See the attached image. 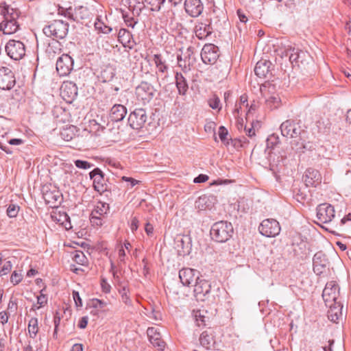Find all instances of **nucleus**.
Returning a JSON list of instances; mask_svg holds the SVG:
<instances>
[{"label":"nucleus","mask_w":351,"mask_h":351,"mask_svg":"<svg viewBox=\"0 0 351 351\" xmlns=\"http://www.w3.org/2000/svg\"><path fill=\"white\" fill-rule=\"evenodd\" d=\"M280 129L283 136L291 138H298V140L295 139L291 142V145L293 149L295 148L299 152H303L304 149H308L304 140L307 132L301 128L299 123L291 119H288L280 125Z\"/></svg>","instance_id":"obj_1"},{"label":"nucleus","mask_w":351,"mask_h":351,"mask_svg":"<svg viewBox=\"0 0 351 351\" xmlns=\"http://www.w3.org/2000/svg\"><path fill=\"white\" fill-rule=\"evenodd\" d=\"M194 296L197 300L207 302L211 304L219 299L220 289L215 285L204 278H199L194 285Z\"/></svg>","instance_id":"obj_2"},{"label":"nucleus","mask_w":351,"mask_h":351,"mask_svg":"<svg viewBox=\"0 0 351 351\" xmlns=\"http://www.w3.org/2000/svg\"><path fill=\"white\" fill-rule=\"evenodd\" d=\"M210 233L213 240L225 243L232 237L234 228L230 222L219 221L213 224Z\"/></svg>","instance_id":"obj_3"},{"label":"nucleus","mask_w":351,"mask_h":351,"mask_svg":"<svg viewBox=\"0 0 351 351\" xmlns=\"http://www.w3.org/2000/svg\"><path fill=\"white\" fill-rule=\"evenodd\" d=\"M69 31V23L62 20H54L45 25L43 29L47 37L62 39L66 37Z\"/></svg>","instance_id":"obj_4"},{"label":"nucleus","mask_w":351,"mask_h":351,"mask_svg":"<svg viewBox=\"0 0 351 351\" xmlns=\"http://www.w3.org/2000/svg\"><path fill=\"white\" fill-rule=\"evenodd\" d=\"M339 288L335 281L326 283L322 292V298L326 306L337 305L339 302Z\"/></svg>","instance_id":"obj_5"},{"label":"nucleus","mask_w":351,"mask_h":351,"mask_svg":"<svg viewBox=\"0 0 351 351\" xmlns=\"http://www.w3.org/2000/svg\"><path fill=\"white\" fill-rule=\"evenodd\" d=\"M5 51L10 58L19 60L25 55V47L20 40H10L5 45Z\"/></svg>","instance_id":"obj_6"},{"label":"nucleus","mask_w":351,"mask_h":351,"mask_svg":"<svg viewBox=\"0 0 351 351\" xmlns=\"http://www.w3.org/2000/svg\"><path fill=\"white\" fill-rule=\"evenodd\" d=\"M258 230L263 236L274 237L280 233V227L278 221L276 219H267L261 222Z\"/></svg>","instance_id":"obj_7"},{"label":"nucleus","mask_w":351,"mask_h":351,"mask_svg":"<svg viewBox=\"0 0 351 351\" xmlns=\"http://www.w3.org/2000/svg\"><path fill=\"white\" fill-rule=\"evenodd\" d=\"M147 119V114L145 109L136 108L128 117V123L134 130L142 128Z\"/></svg>","instance_id":"obj_8"},{"label":"nucleus","mask_w":351,"mask_h":351,"mask_svg":"<svg viewBox=\"0 0 351 351\" xmlns=\"http://www.w3.org/2000/svg\"><path fill=\"white\" fill-rule=\"evenodd\" d=\"M219 57L218 47L213 44H206L201 51V58L206 64H214Z\"/></svg>","instance_id":"obj_9"},{"label":"nucleus","mask_w":351,"mask_h":351,"mask_svg":"<svg viewBox=\"0 0 351 351\" xmlns=\"http://www.w3.org/2000/svg\"><path fill=\"white\" fill-rule=\"evenodd\" d=\"M104 176V172L98 167L95 168L89 173L90 178L93 182V188L99 193L108 191V185Z\"/></svg>","instance_id":"obj_10"},{"label":"nucleus","mask_w":351,"mask_h":351,"mask_svg":"<svg viewBox=\"0 0 351 351\" xmlns=\"http://www.w3.org/2000/svg\"><path fill=\"white\" fill-rule=\"evenodd\" d=\"M335 216V208L331 204L324 203L317 207V218L320 223H328L332 220Z\"/></svg>","instance_id":"obj_11"},{"label":"nucleus","mask_w":351,"mask_h":351,"mask_svg":"<svg viewBox=\"0 0 351 351\" xmlns=\"http://www.w3.org/2000/svg\"><path fill=\"white\" fill-rule=\"evenodd\" d=\"M156 89L147 82L143 81L136 88V95L138 99L143 102H149L154 96Z\"/></svg>","instance_id":"obj_12"},{"label":"nucleus","mask_w":351,"mask_h":351,"mask_svg":"<svg viewBox=\"0 0 351 351\" xmlns=\"http://www.w3.org/2000/svg\"><path fill=\"white\" fill-rule=\"evenodd\" d=\"M16 84V78L12 71L6 66L0 67V88L10 90Z\"/></svg>","instance_id":"obj_13"},{"label":"nucleus","mask_w":351,"mask_h":351,"mask_svg":"<svg viewBox=\"0 0 351 351\" xmlns=\"http://www.w3.org/2000/svg\"><path fill=\"white\" fill-rule=\"evenodd\" d=\"M73 60L68 54H63L56 62V70L60 76L69 75L73 69Z\"/></svg>","instance_id":"obj_14"},{"label":"nucleus","mask_w":351,"mask_h":351,"mask_svg":"<svg viewBox=\"0 0 351 351\" xmlns=\"http://www.w3.org/2000/svg\"><path fill=\"white\" fill-rule=\"evenodd\" d=\"M60 95L67 103H72L77 95V87L72 82H64L60 88Z\"/></svg>","instance_id":"obj_15"},{"label":"nucleus","mask_w":351,"mask_h":351,"mask_svg":"<svg viewBox=\"0 0 351 351\" xmlns=\"http://www.w3.org/2000/svg\"><path fill=\"white\" fill-rule=\"evenodd\" d=\"M179 278L184 286L189 287L200 278L199 271L191 268H184L179 271Z\"/></svg>","instance_id":"obj_16"},{"label":"nucleus","mask_w":351,"mask_h":351,"mask_svg":"<svg viewBox=\"0 0 351 351\" xmlns=\"http://www.w3.org/2000/svg\"><path fill=\"white\" fill-rule=\"evenodd\" d=\"M313 271L317 275H321L328 265V261L326 255L322 251L315 254L313 258Z\"/></svg>","instance_id":"obj_17"},{"label":"nucleus","mask_w":351,"mask_h":351,"mask_svg":"<svg viewBox=\"0 0 351 351\" xmlns=\"http://www.w3.org/2000/svg\"><path fill=\"white\" fill-rule=\"evenodd\" d=\"M147 336L150 343L158 350H164L166 346L165 342L162 340V336L157 328L154 327L148 328Z\"/></svg>","instance_id":"obj_18"},{"label":"nucleus","mask_w":351,"mask_h":351,"mask_svg":"<svg viewBox=\"0 0 351 351\" xmlns=\"http://www.w3.org/2000/svg\"><path fill=\"white\" fill-rule=\"evenodd\" d=\"M203 4L200 0H185L184 9L186 12L192 17H197L203 11Z\"/></svg>","instance_id":"obj_19"},{"label":"nucleus","mask_w":351,"mask_h":351,"mask_svg":"<svg viewBox=\"0 0 351 351\" xmlns=\"http://www.w3.org/2000/svg\"><path fill=\"white\" fill-rule=\"evenodd\" d=\"M304 182L306 186H316L322 182L319 172L314 169H308L305 171Z\"/></svg>","instance_id":"obj_20"},{"label":"nucleus","mask_w":351,"mask_h":351,"mask_svg":"<svg viewBox=\"0 0 351 351\" xmlns=\"http://www.w3.org/2000/svg\"><path fill=\"white\" fill-rule=\"evenodd\" d=\"M196 36L199 40L206 39L213 32L210 23L198 22L194 28Z\"/></svg>","instance_id":"obj_21"},{"label":"nucleus","mask_w":351,"mask_h":351,"mask_svg":"<svg viewBox=\"0 0 351 351\" xmlns=\"http://www.w3.org/2000/svg\"><path fill=\"white\" fill-rule=\"evenodd\" d=\"M127 114L126 108L121 104L114 105L110 112V119L112 121H122Z\"/></svg>","instance_id":"obj_22"},{"label":"nucleus","mask_w":351,"mask_h":351,"mask_svg":"<svg viewBox=\"0 0 351 351\" xmlns=\"http://www.w3.org/2000/svg\"><path fill=\"white\" fill-rule=\"evenodd\" d=\"M119 41L125 47L132 49L136 45L132 34L126 29H121L118 33Z\"/></svg>","instance_id":"obj_23"},{"label":"nucleus","mask_w":351,"mask_h":351,"mask_svg":"<svg viewBox=\"0 0 351 351\" xmlns=\"http://www.w3.org/2000/svg\"><path fill=\"white\" fill-rule=\"evenodd\" d=\"M19 28V25L16 21L12 20L10 18L4 19L0 25V29L4 34H12Z\"/></svg>","instance_id":"obj_24"},{"label":"nucleus","mask_w":351,"mask_h":351,"mask_svg":"<svg viewBox=\"0 0 351 351\" xmlns=\"http://www.w3.org/2000/svg\"><path fill=\"white\" fill-rule=\"evenodd\" d=\"M194 48L192 47H189L187 48L185 53H184V64H182V56H178L177 60H178V64L180 67L186 68L187 66H190L191 65L193 64L195 58L194 57Z\"/></svg>","instance_id":"obj_25"},{"label":"nucleus","mask_w":351,"mask_h":351,"mask_svg":"<svg viewBox=\"0 0 351 351\" xmlns=\"http://www.w3.org/2000/svg\"><path fill=\"white\" fill-rule=\"evenodd\" d=\"M271 65L270 61L266 60H259L254 68L255 74L259 77H266L269 72V68Z\"/></svg>","instance_id":"obj_26"},{"label":"nucleus","mask_w":351,"mask_h":351,"mask_svg":"<svg viewBox=\"0 0 351 351\" xmlns=\"http://www.w3.org/2000/svg\"><path fill=\"white\" fill-rule=\"evenodd\" d=\"M199 343L202 346L206 349H209L214 343V334L213 330L209 328L202 332L199 336Z\"/></svg>","instance_id":"obj_27"},{"label":"nucleus","mask_w":351,"mask_h":351,"mask_svg":"<svg viewBox=\"0 0 351 351\" xmlns=\"http://www.w3.org/2000/svg\"><path fill=\"white\" fill-rule=\"evenodd\" d=\"M175 80L178 94L182 96L185 95L189 89L186 79L181 73L177 72L175 75Z\"/></svg>","instance_id":"obj_28"},{"label":"nucleus","mask_w":351,"mask_h":351,"mask_svg":"<svg viewBox=\"0 0 351 351\" xmlns=\"http://www.w3.org/2000/svg\"><path fill=\"white\" fill-rule=\"evenodd\" d=\"M280 138L279 136L276 134H272L268 136L267 138V149L268 151V158L269 160H272L273 154L275 153L273 152V150L280 144Z\"/></svg>","instance_id":"obj_29"},{"label":"nucleus","mask_w":351,"mask_h":351,"mask_svg":"<svg viewBox=\"0 0 351 351\" xmlns=\"http://www.w3.org/2000/svg\"><path fill=\"white\" fill-rule=\"evenodd\" d=\"M328 307L329 308V310L328 311V319L334 323H337L340 317L342 315V306L341 303L338 302L337 305H332L331 306Z\"/></svg>","instance_id":"obj_30"},{"label":"nucleus","mask_w":351,"mask_h":351,"mask_svg":"<svg viewBox=\"0 0 351 351\" xmlns=\"http://www.w3.org/2000/svg\"><path fill=\"white\" fill-rule=\"evenodd\" d=\"M60 46V43L56 40H53L51 43H48L45 52L49 58H54L56 55L60 53L61 51Z\"/></svg>","instance_id":"obj_31"},{"label":"nucleus","mask_w":351,"mask_h":351,"mask_svg":"<svg viewBox=\"0 0 351 351\" xmlns=\"http://www.w3.org/2000/svg\"><path fill=\"white\" fill-rule=\"evenodd\" d=\"M218 134L221 142L226 146L230 144V141L233 144L234 147H237V145L240 144V142L237 141L236 139L232 140V138H228V130L223 125L219 128Z\"/></svg>","instance_id":"obj_32"},{"label":"nucleus","mask_w":351,"mask_h":351,"mask_svg":"<svg viewBox=\"0 0 351 351\" xmlns=\"http://www.w3.org/2000/svg\"><path fill=\"white\" fill-rule=\"evenodd\" d=\"M265 104L267 108L271 110L278 108L281 104L282 101L280 96L278 94H274L269 95L265 100Z\"/></svg>","instance_id":"obj_33"},{"label":"nucleus","mask_w":351,"mask_h":351,"mask_svg":"<svg viewBox=\"0 0 351 351\" xmlns=\"http://www.w3.org/2000/svg\"><path fill=\"white\" fill-rule=\"evenodd\" d=\"M153 61L154 62L159 72L165 73L168 71V65L166 64V61L161 54H155L154 56Z\"/></svg>","instance_id":"obj_34"},{"label":"nucleus","mask_w":351,"mask_h":351,"mask_svg":"<svg viewBox=\"0 0 351 351\" xmlns=\"http://www.w3.org/2000/svg\"><path fill=\"white\" fill-rule=\"evenodd\" d=\"M109 210V204L105 202H99L95 206L90 215L104 217Z\"/></svg>","instance_id":"obj_35"},{"label":"nucleus","mask_w":351,"mask_h":351,"mask_svg":"<svg viewBox=\"0 0 351 351\" xmlns=\"http://www.w3.org/2000/svg\"><path fill=\"white\" fill-rule=\"evenodd\" d=\"M300 53H304L302 51H300L298 49L290 48L287 51V56H289V60L291 63H299L301 62L300 60Z\"/></svg>","instance_id":"obj_36"},{"label":"nucleus","mask_w":351,"mask_h":351,"mask_svg":"<svg viewBox=\"0 0 351 351\" xmlns=\"http://www.w3.org/2000/svg\"><path fill=\"white\" fill-rule=\"evenodd\" d=\"M38 332V319L32 317L28 324V332L31 338L34 339Z\"/></svg>","instance_id":"obj_37"},{"label":"nucleus","mask_w":351,"mask_h":351,"mask_svg":"<svg viewBox=\"0 0 351 351\" xmlns=\"http://www.w3.org/2000/svg\"><path fill=\"white\" fill-rule=\"evenodd\" d=\"M165 0H144L145 6H149L152 11L158 12Z\"/></svg>","instance_id":"obj_38"},{"label":"nucleus","mask_w":351,"mask_h":351,"mask_svg":"<svg viewBox=\"0 0 351 351\" xmlns=\"http://www.w3.org/2000/svg\"><path fill=\"white\" fill-rule=\"evenodd\" d=\"M88 10L86 7L80 5L76 7L74 10V17H76V21L79 19H84L88 16Z\"/></svg>","instance_id":"obj_39"},{"label":"nucleus","mask_w":351,"mask_h":351,"mask_svg":"<svg viewBox=\"0 0 351 351\" xmlns=\"http://www.w3.org/2000/svg\"><path fill=\"white\" fill-rule=\"evenodd\" d=\"M3 12L4 14V18H5V19L10 18L12 20L16 21V19L19 16V12L17 10L10 8L9 6L5 7Z\"/></svg>","instance_id":"obj_40"},{"label":"nucleus","mask_w":351,"mask_h":351,"mask_svg":"<svg viewBox=\"0 0 351 351\" xmlns=\"http://www.w3.org/2000/svg\"><path fill=\"white\" fill-rule=\"evenodd\" d=\"M73 260L77 264L85 265L88 263V259L83 252L77 250L74 252Z\"/></svg>","instance_id":"obj_41"},{"label":"nucleus","mask_w":351,"mask_h":351,"mask_svg":"<svg viewBox=\"0 0 351 351\" xmlns=\"http://www.w3.org/2000/svg\"><path fill=\"white\" fill-rule=\"evenodd\" d=\"M307 251H308V249L306 246V244L304 243H301L300 245H298V248L294 249L295 255L299 256L302 259L307 256Z\"/></svg>","instance_id":"obj_42"},{"label":"nucleus","mask_w":351,"mask_h":351,"mask_svg":"<svg viewBox=\"0 0 351 351\" xmlns=\"http://www.w3.org/2000/svg\"><path fill=\"white\" fill-rule=\"evenodd\" d=\"M58 13L64 16L70 20L76 21V17H74L73 10L72 7H69L68 8H64L62 7H59Z\"/></svg>","instance_id":"obj_43"},{"label":"nucleus","mask_w":351,"mask_h":351,"mask_svg":"<svg viewBox=\"0 0 351 351\" xmlns=\"http://www.w3.org/2000/svg\"><path fill=\"white\" fill-rule=\"evenodd\" d=\"M95 28L99 32L104 34H109L112 31V28L106 25L99 19L95 22Z\"/></svg>","instance_id":"obj_44"},{"label":"nucleus","mask_w":351,"mask_h":351,"mask_svg":"<svg viewBox=\"0 0 351 351\" xmlns=\"http://www.w3.org/2000/svg\"><path fill=\"white\" fill-rule=\"evenodd\" d=\"M57 194H53L52 192H47L44 193V199L47 204H54L56 203L60 196L58 195V192H56Z\"/></svg>","instance_id":"obj_45"},{"label":"nucleus","mask_w":351,"mask_h":351,"mask_svg":"<svg viewBox=\"0 0 351 351\" xmlns=\"http://www.w3.org/2000/svg\"><path fill=\"white\" fill-rule=\"evenodd\" d=\"M89 305L90 307L98 310L104 308L106 306V303L101 300L94 298L90 300Z\"/></svg>","instance_id":"obj_46"},{"label":"nucleus","mask_w":351,"mask_h":351,"mask_svg":"<svg viewBox=\"0 0 351 351\" xmlns=\"http://www.w3.org/2000/svg\"><path fill=\"white\" fill-rule=\"evenodd\" d=\"M75 165L82 169H87L92 167H93V164L86 161V160H75L74 161Z\"/></svg>","instance_id":"obj_47"},{"label":"nucleus","mask_w":351,"mask_h":351,"mask_svg":"<svg viewBox=\"0 0 351 351\" xmlns=\"http://www.w3.org/2000/svg\"><path fill=\"white\" fill-rule=\"evenodd\" d=\"M178 247H181L182 250H178V252L180 255H185L188 254L190 252V247L189 246V243H187V245L185 247L184 245V241L183 239H181L180 240H178Z\"/></svg>","instance_id":"obj_48"},{"label":"nucleus","mask_w":351,"mask_h":351,"mask_svg":"<svg viewBox=\"0 0 351 351\" xmlns=\"http://www.w3.org/2000/svg\"><path fill=\"white\" fill-rule=\"evenodd\" d=\"M12 265L11 261H4L3 266L0 269V276L7 275L12 269Z\"/></svg>","instance_id":"obj_49"},{"label":"nucleus","mask_w":351,"mask_h":351,"mask_svg":"<svg viewBox=\"0 0 351 351\" xmlns=\"http://www.w3.org/2000/svg\"><path fill=\"white\" fill-rule=\"evenodd\" d=\"M208 105L212 109H218L219 110L221 109L220 99L216 95L208 100Z\"/></svg>","instance_id":"obj_50"},{"label":"nucleus","mask_w":351,"mask_h":351,"mask_svg":"<svg viewBox=\"0 0 351 351\" xmlns=\"http://www.w3.org/2000/svg\"><path fill=\"white\" fill-rule=\"evenodd\" d=\"M60 135L64 141H70L73 139L75 134L70 129H64L61 132Z\"/></svg>","instance_id":"obj_51"},{"label":"nucleus","mask_w":351,"mask_h":351,"mask_svg":"<svg viewBox=\"0 0 351 351\" xmlns=\"http://www.w3.org/2000/svg\"><path fill=\"white\" fill-rule=\"evenodd\" d=\"M19 210V206L15 204H10L7 209V215L10 217H15L17 215Z\"/></svg>","instance_id":"obj_52"},{"label":"nucleus","mask_w":351,"mask_h":351,"mask_svg":"<svg viewBox=\"0 0 351 351\" xmlns=\"http://www.w3.org/2000/svg\"><path fill=\"white\" fill-rule=\"evenodd\" d=\"M119 293L121 295L122 301L127 305H131L132 301L128 295L127 289L125 287L122 288V289L119 290Z\"/></svg>","instance_id":"obj_53"},{"label":"nucleus","mask_w":351,"mask_h":351,"mask_svg":"<svg viewBox=\"0 0 351 351\" xmlns=\"http://www.w3.org/2000/svg\"><path fill=\"white\" fill-rule=\"evenodd\" d=\"M122 15L125 24L128 27L134 28L135 25L137 23V21H135L133 17L130 16L128 14L123 13Z\"/></svg>","instance_id":"obj_54"},{"label":"nucleus","mask_w":351,"mask_h":351,"mask_svg":"<svg viewBox=\"0 0 351 351\" xmlns=\"http://www.w3.org/2000/svg\"><path fill=\"white\" fill-rule=\"evenodd\" d=\"M23 279V276L21 273H18L16 271H14L11 276H10V282L14 285H18L21 282Z\"/></svg>","instance_id":"obj_55"},{"label":"nucleus","mask_w":351,"mask_h":351,"mask_svg":"<svg viewBox=\"0 0 351 351\" xmlns=\"http://www.w3.org/2000/svg\"><path fill=\"white\" fill-rule=\"evenodd\" d=\"M102 217L90 215V221L93 226H101L103 224Z\"/></svg>","instance_id":"obj_56"},{"label":"nucleus","mask_w":351,"mask_h":351,"mask_svg":"<svg viewBox=\"0 0 351 351\" xmlns=\"http://www.w3.org/2000/svg\"><path fill=\"white\" fill-rule=\"evenodd\" d=\"M43 291V290H41L40 294L37 297V304H39L40 306H43L47 303V298Z\"/></svg>","instance_id":"obj_57"},{"label":"nucleus","mask_w":351,"mask_h":351,"mask_svg":"<svg viewBox=\"0 0 351 351\" xmlns=\"http://www.w3.org/2000/svg\"><path fill=\"white\" fill-rule=\"evenodd\" d=\"M101 287L103 292L108 293L110 292L111 286L107 282V280L104 278H102L101 280Z\"/></svg>","instance_id":"obj_58"},{"label":"nucleus","mask_w":351,"mask_h":351,"mask_svg":"<svg viewBox=\"0 0 351 351\" xmlns=\"http://www.w3.org/2000/svg\"><path fill=\"white\" fill-rule=\"evenodd\" d=\"M60 218H57L56 217L52 216V218H54L56 221H57L58 223H61L62 226H64L66 229L68 228L66 227V224H64V221H67V219L69 218V216L64 213L63 215H60Z\"/></svg>","instance_id":"obj_59"},{"label":"nucleus","mask_w":351,"mask_h":351,"mask_svg":"<svg viewBox=\"0 0 351 351\" xmlns=\"http://www.w3.org/2000/svg\"><path fill=\"white\" fill-rule=\"evenodd\" d=\"M73 298L75 301V305L77 306H82V300L80 296V294L77 291H73Z\"/></svg>","instance_id":"obj_60"},{"label":"nucleus","mask_w":351,"mask_h":351,"mask_svg":"<svg viewBox=\"0 0 351 351\" xmlns=\"http://www.w3.org/2000/svg\"><path fill=\"white\" fill-rule=\"evenodd\" d=\"M208 180V176L205 174H199L198 176L195 178L193 182L195 183H203Z\"/></svg>","instance_id":"obj_61"},{"label":"nucleus","mask_w":351,"mask_h":351,"mask_svg":"<svg viewBox=\"0 0 351 351\" xmlns=\"http://www.w3.org/2000/svg\"><path fill=\"white\" fill-rule=\"evenodd\" d=\"M9 319L8 313L3 311L0 312V322L2 325H5L6 323H8Z\"/></svg>","instance_id":"obj_62"},{"label":"nucleus","mask_w":351,"mask_h":351,"mask_svg":"<svg viewBox=\"0 0 351 351\" xmlns=\"http://www.w3.org/2000/svg\"><path fill=\"white\" fill-rule=\"evenodd\" d=\"M88 317L87 316L82 317L78 323V327L81 329H84L88 324Z\"/></svg>","instance_id":"obj_63"},{"label":"nucleus","mask_w":351,"mask_h":351,"mask_svg":"<svg viewBox=\"0 0 351 351\" xmlns=\"http://www.w3.org/2000/svg\"><path fill=\"white\" fill-rule=\"evenodd\" d=\"M149 317L156 321L161 320V314L159 311H152Z\"/></svg>","instance_id":"obj_64"}]
</instances>
